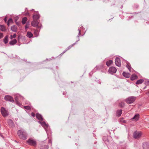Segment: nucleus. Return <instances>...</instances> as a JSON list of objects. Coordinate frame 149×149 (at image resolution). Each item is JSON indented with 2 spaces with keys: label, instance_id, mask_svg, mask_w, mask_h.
<instances>
[{
  "label": "nucleus",
  "instance_id": "27",
  "mask_svg": "<svg viewBox=\"0 0 149 149\" xmlns=\"http://www.w3.org/2000/svg\"><path fill=\"white\" fill-rule=\"evenodd\" d=\"M27 20V18L26 17L23 18L22 19V23L23 24H25Z\"/></svg>",
  "mask_w": 149,
  "mask_h": 149
},
{
  "label": "nucleus",
  "instance_id": "25",
  "mask_svg": "<svg viewBox=\"0 0 149 149\" xmlns=\"http://www.w3.org/2000/svg\"><path fill=\"white\" fill-rule=\"evenodd\" d=\"M122 113V110H118L117 111V116H120Z\"/></svg>",
  "mask_w": 149,
  "mask_h": 149
},
{
  "label": "nucleus",
  "instance_id": "21",
  "mask_svg": "<svg viewBox=\"0 0 149 149\" xmlns=\"http://www.w3.org/2000/svg\"><path fill=\"white\" fill-rule=\"evenodd\" d=\"M17 27L15 25H14L11 27V30L14 32H16L17 31Z\"/></svg>",
  "mask_w": 149,
  "mask_h": 149
},
{
  "label": "nucleus",
  "instance_id": "8",
  "mask_svg": "<svg viewBox=\"0 0 149 149\" xmlns=\"http://www.w3.org/2000/svg\"><path fill=\"white\" fill-rule=\"evenodd\" d=\"M4 99L6 100L12 102H14L13 98L9 95H6L4 97Z\"/></svg>",
  "mask_w": 149,
  "mask_h": 149
},
{
  "label": "nucleus",
  "instance_id": "45",
  "mask_svg": "<svg viewBox=\"0 0 149 149\" xmlns=\"http://www.w3.org/2000/svg\"><path fill=\"white\" fill-rule=\"evenodd\" d=\"M97 68V67H96L93 70H95Z\"/></svg>",
  "mask_w": 149,
  "mask_h": 149
},
{
  "label": "nucleus",
  "instance_id": "23",
  "mask_svg": "<svg viewBox=\"0 0 149 149\" xmlns=\"http://www.w3.org/2000/svg\"><path fill=\"white\" fill-rule=\"evenodd\" d=\"M0 30L3 31L6 30L5 26L3 25H0Z\"/></svg>",
  "mask_w": 149,
  "mask_h": 149
},
{
  "label": "nucleus",
  "instance_id": "44",
  "mask_svg": "<svg viewBox=\"0 0 149 149\" xmlns=\"http://www.w3.org/2000/svg\"><path fill=\"white\" fill-rule=\"evenodd\" d=\"M29 15V13H26L25 14L26 15Z\"/></svg>",
  "mask_w": 149,
  "mask_h": 149
},
{
  "label": "nucleus",
  "instance_id": "4",
  "mask_svg": "<svg viewBox=\"0 0 149 149\" xmlns=\"http://www.w3.org/2000/svg\"><path fill=\"white\" fill-rule=\"evenodd\" d=\"M142 134V133L140 131H136L133 134V136L134 138L137 139L140 138Z\"/></svg>",
  "mask_w": 149,
  "mask_h": 149
},
{
  "label": "nucleus",
  "instance_id": "26",
  "mask_svg": "<svg viewBox=\"0 0 149 149\" xmlns=\"http://www.w3.org/2000/svg\"><path fill=\"white\" fill-rule=\"evenodd\" d=\"M143 81V80L142 79L138 80L136 82V84H142Z\"/></svg>",
  "mask_w": 149,
  "mask_h": 149
},
{
  "label": "nucleus",
  "instance_id": "5",
  "mask_svg": "<svg viewBox=\"0 0 149 149\" xmlns=\"http://www.w3.org/2000/svg\"><path fill=\"white\" fill-rule=\"evenodd\" d=\"M38 122L45 129V130L47 132V130L49 129V125L48 124H47L45 122H41L39 121Z\"/></svg>",
  "mask_w": 149,
  "mask_h": 149
},
{
  "label": "nucleus",
  "instance_id": "24",
  "mask_svg": "<svg viewBox=\"0 0 149 149\" xmlns=\"http://www.w3.org/2000/svg\"><path fill=\"white\" fill-rule=\"evenodd\" d=\"M8 36H6L3 40L4 42L6 44L8 42Z\"/></svg>",
  "mask_w": 149,
  "mask_h": 149
},
{
  "label": "nucleus",
  "instance_id": "30",
  "mask_svg": "<svg viewBox=\"0 0 149 149\" xmlns=\"http://www.w3.org/2000/svg\"><path fill=\"white\" fill-rule=\"evenodd\" d=\"M75 44H74L72 45H71V46L68 47L67 48V49H66L65 51L64 52H63V54L64 53H65V52L66 51H67L69 49H70V48L71 47H72L73 45H74Z\"/></svg>",
  "mask_w": 149,
  "mask_h": 149
},
{
  "label": "nucleus",
  "instance_id": "6",
  "mask_svg": "<svg viewBox=\"0 0 149 149\" xmlns=\"http://www.w3.org/2000/svg\"><path fill=\"white\" fill-rule=\"evenodd\" d=\"M136 98L134 97H130L126 99V100L127 103L131 104L135 100Z\"/></svg>",
  "mask_w": 149,
  "mask_h": 149
},
{
  "label": "nucleus",
  "instance_id": "18",
  "mask_svg": "<svg viewBox=\"0 0 149 149\" xmlns=\"http://www.w3.org/2000/svg\"><path fill=\"white\" fill-rule=\"evenodd\" d=\"M17 42V40L16 39H14V40H12L11 41H10L9 43L10 45H13L14 44H15Z\"/></svg>",
  "mask_w": 149,
  "mask_h": 149
},
{
  "label": "nucleus",
  "instance_id": "3",
  "mask_svg": "<svg viewBox=\"0 0 149 149\" xmlns=\"http://www.w3.org/2000/svg\"><path fill=\"white\" fill-rule=\"evenodd\" d=\"M1 114L4 117H6L8 115V112L4 107H1Z\"/></svg>",
  "mask_w": 149,
  "mask_h": 149
},
{
  "label": "nucleus",
  "instance_id": "11",
  "mask_svg": "<svg viewBox=\"0 0 149 149\" xmlns=\"http://www.w3.org/2000/svg\"><path fill=\"white\" fill-rule=\"evenodd\" d=\"M23 98V97L20 96H19L18 97H17L15 98L16 103V104L19 106H21V104L18 102V100L19 99V98L21 99L22 98Z\"/></svg>",
  "mask_w": 149,
  "mask_h": 149
},
{
  "label": "nucleus",
  "instance_id": "1",
  "mask_svg": "<svg viewBox=\"0 0 149 149\" xmlns=\"http://www.w3.org/2000/svg\"><path fill=\"white\" fill-rule=\"evenodd\" d=\"M19 137L22 139L25 140L26 139L27 134L26 132L23 130H19L17 132Z\"/></svg>",
  "mask_w": 149,
  "mask_h": 149
},
{
  "label": "nucleus",
  "instance_id": "9",
  "mask_svg": "<svg viewBox=\"0 0 149 149\" xmlns=\"http://www.w3.org/2000/svg\"><path fill=\"white\" fill-rule=\"evenodd\" d=\"M115 64L116 65L120 67L121 65L120 60L119 58L117 57L115 59Z\"/></svg>",
  "mask_w": 149,
  "mask_h": 149
},
{
  "label": "nucleus",
  "instance_id": "40",
  "mask_svg": "<svg viewBox=\"0 0 149 149\" xmlns=\"http://www.w3.org/2000/svg\"><path fill=\"white\" fill-rule=\"evenodd\" d=\"M4 20L5 22H6L7 21V18L5 17L4 19Z\"/></svg>",
  "mask_w": 149,
  "mask_h": 149
},
{
  "label": "nucleus",
  "instance_id": "29",
  "mask_svg": "<svg viewBox=\"0 0 149 149\" xmlns=\"http://www.w3.org/2000/svg\"><path fill=\"white\" fill-rule=\"evenodd\" d=\"M8 124L10 125H13L14 124V123L13 121L11 120L10 119H9L8 120Z\"/></svg>",
  "mask_w": 149,
  "mask_h": 149
},
{
  "label": "nucleus",
  "instance_id": "7",
  "mask_svg": "<svg viewBox=\"0 0 149 149\" xmlns=\"http://www.w3.org/2000/svg\"><path fill=\"white\" fill-rule=\"evenodd\" d=\"M116 71V69L113 67H110L109 70V73L112 74L115 73Z\"/></svg>",
  "mask_w": 149,
  "mask_h": 149
},
{
  "label": "nucleus",
  "instance_id": "17",
  "mask_svg": "<svg viewBox=\"0 0 149 149\" xmlns=\"http://www.w3.org/2000/svg\"><path fill=\"white\" fill-rule=\"evenodd\" d=\"M137 78V76L135 74L132 75L131 77V79L133 81L136 79Z\"/></svg>",
  "mask_w": 149,
  "mask_h": 149
},
{
  "label": "nucleus",
  "instance_id": "22",
  "mask_svg": "<svg viewBox=\"0 0 149 149\" xmlns=\"http://www.w3.org/2000/svg\"><path fill=\"white\" fill-rule=\"evenodd\" d=\"M27 36L29 38H31L33 36V34L31 32H28L27 33Z\"/></svg>",
  "mask_w": 149,
  "mask_h": 149
},
{
  "label": "nucleus",
  "instance_id": "13",
  "mask_svg": "<svg viewBox=\"0 0 149 149\" xmlns=\"http://www.w3.org/2000/svg\"><path fill=\"white\" fill-rule=\"evenodd\" d=\"M143 149H149V145L147 143H145L143 144Z\"/></svg>",
  "mask_w": 149,
  "mask_h": 149
},
{
  "label": "nucleus",
  "instance_id": "12",
  "mask_svg": "<svg viewBox=\"0 0 149 149\" xmlns=\"http://www.w3.org/2000/svg\"><path fill=\"white\" fill-rule=\"evenodd\" d=\"M36 116L37 118L40 120H43V118H42V116L40 114L37 113L36 114Z\"/></svg>",
  "mask_w": 149,
  "mask_h": 149
},
{
  "label": "nucleus",
  "instance_id": "43",
  "mask_svg": "<svg viewBox=\"0 0 149 149\" xmlns=\"http://www.w3.org/2000/svg\"><path fill=\"white\" fill-rule=\"evenodd\" d=\"M49 143H51V144L52 143V141H51L50 140L49 141Z\"/></svg>",
  "mask_w": 149,
  "mask_h": 149
},
{
  "label": "nucleus",
  "instance_id": "2",
  "mask_svg": "<svg viewBox=\"0 0 149 149\" xmlns=\"http://www.w3.org/2000/svg\"><path fill=\"white\" fill-rule=\"evenodd\" d=\"M28 143L31 145L35 146L36 145V142L35 140L32 138L29 139L27 141Z\"/></svg>",
  "mask_w": 149,
  "mask_h": 149
},
{
  "label": "nucleus",
  "instance_id": "42",
  "mask_svg": "<svg viewBox=\"0 0 149 149\" xmlns=\"http://www.w3.org/2000/svg\"><path fill=\"white\" fill-rule=\"evenodd\" d=\"M18 19V17H17L15 19V21H17Z\"/></svg>",
  "mask_w": 149,
  "mask_h": 149
},
{
  "label": "nucleus",
  "instance_id": "16",
  "mask_svg": "<svg viewBox=\"0 0 149 149\" xmlns=\"http://www.w3.org/2000/svg\"><path fill=\"white\" fill-rule=\"evenodd\" d=\"M123 76L126 78H129L130 76V74L129 73L123 72Z\"/></svg>",
  "mask_w": 149,
  "mask_h": 149
},
{
  "label": "nucleus",
  "instance_id": "31",
  "mask_svg": "<svg viewBox=\"0 0 149 149\" xmlns=\"http://www.w3.org/2000/svg\"><path fill=\"white\" fill-rule=\"evenodd\" d=\"M16 34H14L13 35H11L10 36V38L11 39H12L13 38H15L16 37Z\"/></svg>",
  "mask_w": 149,
  "mask_h": 149
},
{
  "label": "nucleus",
  "instance_id": "15",
  "mask_svg": "<svg viewBox=\"0 0 149 149\" xmlns=\"http://www.w3.org/2000/svg\"><path fill=\"white\" fill-rule=\"evenodd\" d=\"M39 14H34L33 15V20H37L39 18Z\"/></svg>",
  "mask_w": 149,
  "mask_h": 149
},
{
  "label": "nucleus",
  "instance_id": "36",
  "mask_svg": "<svg viewBox=\"0 0 149 149\" xmlns=\"http://www.w3.org/2000/svg\"><path fill=\"white\" fill-rule=\"evenodd\" d=\"M48 146L47 145H46L45 146V148L43 149H48Z\"/></svg>",
  "mask_w": 149,
  "mask_h": 149
},
{
  "label": "nucleus",
  "instance_id": "28",
  "mask_svg": "<svg viewBox=\"0 0 149 149\" xmlns=\"http://www.w3.org/2000/svg\"><path fill=\"white\" fill-rule=\"evenodd\" d=\"M13 21L12 20V19L11 18L9 19L8 21L7 22V25L8 26L10 25V23H13Z\"/></svg>",
  "mask_w": 149,
  "mask_h": 149
},
{
  "label": "nucleus",
  "instance_id": "34",
  "mask_svg": "<svg viewBox=\"0 0 149 149\" xmlns=\"http://www.w3.org/2000/svg\"><path fill=\"white\" fill-rule=\"evenodd\" d=\"M120 105L121 107H123L125 105V103L124 102H121L120 104Z\"/></svg>",
  "mask_w": 149,
  "mask_h": 149
},
{
  "label": "nucleus",
  "instance_id": "35",
  "mask_svg": "<svg viewBox=\"0 0 149 149\" xmlns=\"http://www.w3.org/2000/svg\"><path fill=\"white\" fill-rule=\"evenodd\" d=\"M35 34L36 35V36H37L38 34V31H36L34 32Z\"/></svg>",
  "mask_w": 149,
  "mask_h": 149
},
{
  "label": "nucleus",
  "instance_id": "32",
  "mask_svg": "<svg viewBox=\"0 0 149 149\" xmlns=\"http://www.w3.org/2000/svg\"><path fill=\"white\" fill-rule=\"evenodd\" d=\"M24 107L25 109L27 110H30L31 109V107L29 106H24Z\"/></svg>",
  "mask_w": 149,
  "mask_h": 149
},
{
  "label": "nucleus",
  "instance_id": "33",
  "mask_svg": "<svg viewBox=\"0 0 149 149\" xmlns=\"http://www.w3.org/2000/svg\"><path fill=\"white\" fill-rule=\"evenodd\" d=\"M29 23H27L25 26V29L26 31L27 29H28L29 27Z\"/></svg>",
  "mask_w": 149,
  "mask_h": 149
},
{
  "label": "nucleus",
  "instance_id": "10",
  "mask_svg": "<svg viewBox=\"0 0 149 149\" xmlns=\"http://www.w3.org/2000/svg\"><path fill=\"white\" fill-rule=\"evenodd\" d=\"M39 22L38 21L34 20L31 22V24L33 26H38Z\"/></svg>",
  "mask_w": 149,
  "mask_h": 149
},
{
  "label": "nucleus",
  "instance_id": "19",
  "mask_svg": "<svg viewBox=\"0 0 149 149\" xmlns=\"http://www.w3.org/2000/svg\"><path fill=\"white\" fill-rule=\"evenodd\" d=\"M113 63V62L111 60H109L106 62V64L107 66H109Z\"/></svg>",
  "mask_w": 149,
  "mask_h": 149
},
{
  "label": "nucleus",
  "instance_id": "39",
  "mask_svg": "<svg viewBox=\"0 0 149 149\" xmlns=\"http://www.w3.org/2000/svg\"><path fill=\"white\" fill-rule=\"evenodd\" d=\"M31 115L33 116H35V114L34 113H31Z\"/></svg>",
  "mask_w": 149,
  "mask_h": 149
},
{
  "label": "nucleus",
  "instance_id": "46",
  "mask_svg": "<svg viewBox=\"0 0 149 149\" xmlns=\"http://www.w3.org/2000/svg\"><path fill=\"white\" fill-rule=\"evenodd\" d=\"M148 82H149V81H148Z\"/></svg>",
  "mask_w": 149,
  "mask_h": 149
},
{
  "label": "nucleus",
  "instance_id": "37",
  "mask_svg": "<svg viewBox=\"0 0 149 149\" xmlns=\"http://www.w3.org/2000/svg\"><path fill=\"white\" fill-rule=\"evenodd\" d=\"M3 36V33H0V39L2 38Z\"/></svg>",
  "mask_w": 149,
  "mask_h": 149
},
{
  "label": "nucleus",
  "instance_id": "41",
  "mask_svg": "<svg viewBox=\"0 0 149 149\" xmlns=\"http://www.w3.org/2000/svg\"><path fill=\"white\" fill-rule=\"evenodd\" d=\"M78 30L79 31V34H80L81 33V30L80 29H78Z\"/></svg>",
  "mask_w": 149,
  "mask_h": 149
},
{
  "label": "nucleus",
  "instance_id": "38",
  "mask_svg": "<svg viewBox=\"0 0 149 149\" xmlns=\"http://www.w3.org/2000/svg\"><path fill=\"white\" fill-rule=\"evenodd\" d=\"M120 121L121 122H123V123H125L126 122L125 121L123 120V119H121L120 120Z\"/></svg>",
  "mask_w": 149,
  "mask_h": 149
},
{
  "label": "nucleus",
  "instance_id": "20",
  "mask_svg": "<svg viewBox=\"0 0 149 149\" xmlns=\"http://www.w3.org/2000/svg\"><path fill=\"white\" fill-rule=\"evenodd\" d=\"M127 65H126V67L129 69V70H130V72H131V67L130 64L129 63H128L127 62Z\"/></svg>",
  "mask_w": 149,
  "mask_h": 149
},
{
  "label": "nucleus",
  "instance_id": "14",
  "mask_svg": "<svg viewBox=\"0 0 149 149\" xmlns=\"http://www.w3.org/2000/svg\"><path fill=\"white\" fill-rule=\"evenodd\" d=\"M139 115L138 114H136L135 116L132 118V119H134L135 121H137L139 118Z\"/></svg>",
  "mask_w": 149,
  "mask_h": 149
}]
</instances>
